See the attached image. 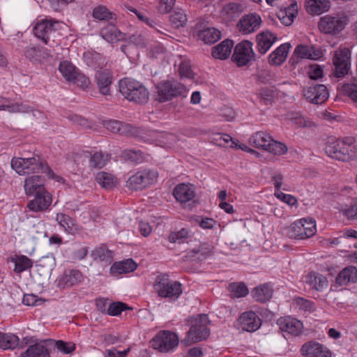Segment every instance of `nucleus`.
<instances>
[{
	"label": "nucleus",
	"instance_id": "nucleus-55",
	"mask_svg": "<svg viewBox=\"0 0 357 357\" xmlns=\"http://www.w3.org/2000/svg\"><path fill=\"white\" fill-rule=\"evenodd\" d=\"M112 13L104 6L96 7L93 11V17L98 20H109L112 18Z\"/></svg>",
	"mask_w": 357,
	"mask_h": 357
},
{
	"label": "nucleus",
	"instance_id": "nucleus-6",
	"mask_svg": "<svg viewBox=\"0 0 357 357\" xmlns=\"http://www.w3.org/2000/svg\"><path fill=\"white\" fill-rule=\"evenodd\" d=\"M208 322L207 315H199V319H197L190 326L185 337L181 340V344L188 346L206 339L210 334V330L207 326Z\"/></svg>",
	"mask_w": 357,
	"mask_h": 357
},
{
	"label": "nucleus",
	"instance_id": "nucleus-25",
	"mask_svg": "<svg viewBox=\"0 0 357 357\" xmlns=\"http://www.w3.org/2000/svg\"><path fill=\"white\" fill-rule=\"evenodd\" d=\"M173 195L178 202L185 203L195 197V192L192 185L181 183L174 188Z\"/></svg>",
	"mask_w": 357,
	"mask_h": 357
},
{
	"label": "nucleus",
	"instance_id": "nucleus-42",
	"mask_svg": "<svg viewBox=\"0 0 357 357\" xmlns=\"http://www.w3.org/2000/svg\"><path fill=\"white\" fill-rule=\"evenodd\" d=\"M19 344V338L11 333L0 332V348L6 349H14Z\"/></svg>",
	"mask_w": 357,
	"mask_h": 357
},
{
	"label": "nucleus",
	"instance_id": "nucleus-45",
	"mask_svg": "<svg viewBox=\"0 0 357 357\" xmlns=\"http://www.w3.org/2000/svg\"><path fill=\"white\" fill-rule=\"evenodd\" d=\"M122 158L125 160L135 163H142L146 160V155L141 150L126 149L122 152Z\"/></svg>",
	"mask_w": 357,
	"mask_h": 357
},
{
	"label": "nucleus",
	"instance_id": "nucleus-51",
	"mask_svg": "<svg viewBox=\"0 0 357 357\" xmlns=\"http://www.w3.org/2000/svg\"><path fill=\"white\" fill-rule=\"evenodd\" d=\"M267 145L265 151L276 155H283L287 151V147L284 143L275 141L273 138L272 141Z\"/></svg>",
	"mask_w": 357,
	"mask_h": 357
},
{
	"label": "nucleus",
	"instance_id": "nucleus-49",
	"mask_svg": "<svg viewBox=\"0 0 357 357\" xmlns=\"http://www.w3.org/2000/svg\"><path fill=\"white\" fill-rule=\"evenodd\" d=\"M56 220L66 231L72 233L76 229L75 227V220L68 215L59 213L56 215Z\"/></svg>",
	"mask_w": 357,
	"mask_h": 357
},
{
	"label": "nucleus",
	"instance_id": "nucleus-36",
	"mask_svg": "<svg viewBox=\"0 0 357 357\" xmlns=\"http://www.w3.org/2000/svg\"><path fill=\"white\" fill-rule=\"evenodd\" d=\"M272 141V137L263 131H258L254 133L249 139V144L257 148L265 150L267 147V144Z\"/></svg>",
	"mask_w": 357,
	"mask_h": 357
},
{
	"label": "nucleus",
	"instance_id": "nucleus-43",
	"mask_svg": "<svg viewBox=\"0 0 357 357\" xmlns=\"http://www.w3.org/2000/svg\"><path fill=\"white\" fill-rule=\"evenodd\" d=\"M11 261L15 263L14 271L17 273H21L33 266L32 260L25 255L16 256Z\"/></svg>",
	"mask_w": 357,
	"mask_h": 357
},
{
	"label": "nucleus",
	"instance_id": "nucleus-62",
	"mask_svg": "<svg viewBox=\"0 0 357 357\" xmlns=\"http://www.w3.org/2000/svg\"><path fill=\"white\" fill-rule=\"evenodd\" d=\"M195 222L202 229H213L217 224V222L209 218L197 217Z\"/></svg>",
	"mask_w": 357,
	"mask_h": 357
},
{
	"label": "nucleus",
	"instance_id": "nucleus-46",
	"mask_svg": "<svg viewBox=\"0 0 357 357\" xmlns=\"http://www.w3.org/2000/svg\"><path fill=\"white\" fill-rule=\"evenodd\" d=\"M340 211L348 219H357V199L351 198L347 204L341 205L340 206Z\"/></svg>",
	"mask_w": 357,
	"mask_h": 357
},
{
	"label": "nucleus",
	"instance_id": "nucleus-63",
	"mask_svg": "<svg viewBox=\"0 0 357 357\" xmlns=\"http://www.w3.org/2000/svg\"><path fill=\"white\" fill-rule=\"evenodd\" d=\"M275 196L282 201L283 202L290 205V206H294L297 204L298 201L297 199L291 195L284 194L280 190L275 191Z\"/></svg>",
	"mask_w": 357,
	"mask_h": 357
},
{
	"label": "nucleus",
	"instance_id": "nucleus-1",
	"mask_svg": "<svg viewBox=\"0 0 357 357\" xmlns=\"http://www.w3.org/2000/svg\"><path fill=\"white\" fill-rule=\"evenodd\" d=\"M355 142L353 137L329 141L326 145L325 152L329 157L337 160L343 162L354 160L357 157Z\"/></svg>",
	"mask_w": 357,
	"mask_h": 357
},
{
	"label": "nucleus",
	"instance_id": "nucleus-27",
	"mask_svg": "<svg viewBox=\"0 0 357 357\" xmlns=\"http://www.w3.org/2000/svg\"><path fill=\"white\" fill-rule=\"evenodd\" d=\"M294 55L301 59H309L317 60L322 57V52L313 46H307L303 45H298L294 50Z\"/></svg>",
	"mask_w": 357,
	"mask_h": 357
},
{
	"label": "nucleus",
	"instance_id": "nucleus-35",
	"mask_svg": "<svg viewBox=\"0 0 357 357\" xmlns=\"http://www.w3.org/2000/svg\"><path fill=\"white\" fill-rule=\"evenodd\" d=\"M306 283L310 288L317 291H322L328 287V280L324 275L314 272L310 273L307 276Z\"/></svg>",
	"mask_w": 357,
	"mask_h": 357
},
{
	"label": "nucleus",
	"instance_id": "nucleus-13",
	"mask_svg": "<svg viewBox=\"0 0 357 357\" xmlns=\"http://www.w3.org/2000/svg\"><path fill=\"white\" fill-rule=\"evenodd\" d=\"M252 46L251 42L244 40L235 47L231 59L238 66H245L254 59L255 54Z\"/></svg>",
	"mask_w": 357,
	"mask_h": 357
},
{
	"label": "nucleus",
	"instance_id": "nucleus-31",
	"mask_svg": "<svg viewBox=\"0 0 357 357\" xmlns=\"http://www.w3.org/2000/svg\"><path fill=\"white\" fill-rule=\"evenodd\" d=\"M273 293V289L268 283L256 287L252 290V296L254 299L262 303L268 301L272 298Z\"/></svg>",
	"mask_w": 357,
	"mask_h": 357
},
{
	"label": "nucleus",
	"instance_id": "nucleus-23",
	"mask_svg": "<svg viewBox=\"0 0 357 357\" xmlns=\"http://www.w3.org/2000/svg\"><path fill=\"white\" fill-rule=\"evenodd\" d=\"M331 8L329 0H305V8L311 15H319L327 12Z\"/></svg>",
	"mask_w": 357,
	"mask_h": 357
},
{
	"label": "nucleus",
	"instance_id": "nucleus-54",
	"mask_svg": "<svg viewBox=\"0 0 357 357\" xmlns=\"http://www.w3.org/2000/svg\"><path fill=\"white\" fill-rule=\"evenodd\" d=\"M130 10L135 13L140 20L145 22L150 27L153 28L158 33L165 34V31H166V29L162 27L160 24H158L153 20L149 19V17L144 16L142 14L137 12V10L135 8L130 9Z\"/></svg>",
	"mask_w": 357,
	"mask_h": 357
},
{
	"label": "nucleus",
	"instance_id": "nucleus-64",
	"mask_svg": "<svg viewBox=\"0 0 357 357\" xmlns=\"http://www.w3.org/2000/svg\"><path fill=\"white\" fill-rule=\"evenodd\" d=\"M175 1L176 0H158L159 12L162 14L170 12L174 6Z\"/></svg>",
	"mask_w": 357,
	"mask_h": 357
},
{
	"label": "nucleus",
	"instance_id": "nucleus-60",
	"mask_svg": "<svg viewBox=\"0 0 357 357\" xmlns=\"http://www.w3.org/2000/svg\"><path fill=\"white\" fill-rule=\"evenodd\" d=\"M189 232L188 231L183 228L178 231L172 232L169 236V241L172 243H179L183 241L184 239L188 238Z\"/></svg>",
	"mask_w": 357,
	"mask_h": 357
},
{
	"label": "nucleus",
	"instance_id": "nucleus-39",
	"mask_svg": "<svg viewBox=\"0 0 357 357\" xmlns=\"http://www.w3.org/2000/svg\"><path fill=\"white\" fill-rule=\"evenodd\" d=\"M109 155L102 151L91 153L89 161V167L92 169H101L109 160Z\"/></svg>",
	"mask_w": 357,
	"mask_h": 357
},
{
	"label": "nucleus",
	"instance_id": "nucleus-8",
	"mask_svg": "<svg viewBox=\"0 0 357 357\" xmlns=\"http://www.w3.org/2000/svg\"><path fill=\"white\" fill-rule=\"evenodd\" d=\"M158 177L156 170L144 169L130 176L126 181V186L132 190L144 189L153 185Z\"/></svg>",
	"mask_w": 357,
	"mask_h": 357
},
{
	"label": "nucleus",
	"instance_id": "nucleus-34",
	"mask_svg": "<svg viewBox=\"0 0 357 357\" xmlns=\"http://www.w3.org/2000/svg\"><path fill=\"white\" fill-rule=\"evenodd\" d=\"M233 46V41L226 39L213 48L212 56L215 59H226L230 55Z\"/></svg>",
	"mask_w": 357,
	"mask_h": 357
},
{
	"label": "nucleus",
	"instance_id": "nucleus-56",
	"mask_svg": "<svg viewBox=\"0 0 357 357\" xmlns=\"http://www.w3.org/2000/svg\"><path fill=\"white\" fill-rule=\"evenodd\" d=\"M127 39L130 43L140 47H144L148 43V40L141 31H136L135 33L129 35Z\"/></svg>",
	"mask_w": 357,
	"mask_h": 357
},
{
	"label": "nucleus",
	"instance_id": "nucleus-24",
	"mask_svg": "<svg viewBox=\"0 0 357 357\" xmlns=\"http://www.w3.org/2000/svg\"><path fill=\"white\" fill-rule=\"evenodd\" d=\"M44 178L38 175H34L26 178L24 190L27 195H32L46 190Z\"/></svg>",
	"mask_w": 357,
	"mask_h": 357
},
{
	"label": "nucleus",
	"instance_id": "nucleus-5",
	"mask_svg": "<svg viewBox=\"0 0 357 357\" xmlns=\"http://www.w3.org/2000/svg\"><path fill=\"white\" fill-rule=\"evenodd\" d=\"M154 289L160 297L173 301L177 300L183 291L181 284L170 280L167 274H160L155 278Z\"/></svg>",
	"mask_w": 357,
	"mask_h": 357
},
{
	"label": "nucleus",
	"instance_id": "nucleus-21",
	"mask_svg": "<svg viewBox=\"0 0 357 357\" xmlns=\"http://www.w3.org/2000/svg\"><path fill=\"white\" fill-rule=\"evenodd\" d=\"M261 23V17L256 13H252L243 16L240 20L237 26L241 32L248 34L257 30L259 28Z\"/></svg>",
	"mask_w": 357,
	"mask_h": 357
},
{
	"label": "nucleus",
	"instance_id": "nucleus-61",
	"mask_svg": "<svg viewBox=\"0 0 357 357\" xmlns=\"http://www.w3.org/2000/svg\"><path fill=\"white\" fill-rule=\"evenodd\" d=\"M178 72L181 77H185L188 79L194 78V73L191 69L189 61H182L180 64Z\"/></svg>",
	"mask_w": 357,
	"mask_h": 357
},
{
	"label": "nucleus",
	"instance_id": "nucleus-4",
	"mask_svg": "<svg viewBox=\"0 0 357 357\" xmlns=\"http://www.w3.org/2000/svg\"><path fill=\"white\" fill-rule=\"evenodd\" d=\"M119 87L120 93L129 101L144 104L149 100L148 90L142 83L135 79L123 78L119 81Z\"/></svg>",
	"mask_w": 357,
	"mask_h": 357
},
{
	"label": "nucleus",
	"instance_id": "nucleus-7",
	"mask_svg": "<svg viewBox=\"0 0 357 357\" xmlns=\"http://www.w3.org/2000/svg\"><path fill=\"white\" fill-rule=\"evenodd\" d=\"M348 21L347 16L344 13L327 15L320 18L318 27L324 33L335 35L344 29Z\"/></svg>",
	"mask_w": 357,
	"mask_h": 357
},
{
	"label": "nucleus",
	"instance_id": "nucleus-57",
	"mask_svg": "<svg viewBox=\"0 0 357 357\" xmlns=\"http://www.w3.org/2000/svg\"><path fill=\"white\" fill-rule=\"evenodd\" d=\"M1 110H8L10 112L22 113H27L31 111L29 106L21 103L4 104L3 105H0V111Z\"/></svg>",
	"mask_w": 357,
	"mask_h": 357
},
{
	"label": "nucleus",
	"instance_id": "nucleus-19",
	"mask_svg": "<svg viewBox=\"0 0 357 357\" xmlns=\"http://www.w3.org/2000/svg\"><path fill=\"white\" fill-rule=\"evenodd\" d=\"M95 79L99 92L103 96L110 95L112 73L108 69L100 68L96 72Z\"/></svg>",
	"mask_w": 357,
	"mask_h": 357
},
{
	"label": "nucleus",
	"instance_id": "nucleus-11",
	"mask_svg": "<svg viewBox=\"0 0 357 357\" xmlns=\"http://www.w3.org/2000/svg\"><path fill=\"white\" fill-rule=\"evenodd\" d=\"M176 333L169 331H160L151 340L152 347L160 352H169L178 344Z\"/></svg>",
	"mask_w": 357,
	"mask_h": 357
},
{
	"label": "nucleus",
	"instance_id": "nucleus-9",
	"mask_svg": "<svg viewBox=\"0 0 357 357\" xmlns=\"http://www.w3.org/2000/svg\"><path fill=\"white\" fill-rule=\"evenodd\" d=\"M287 234L291 238L305 239L314 236L317 231L315 221L303 218L293 222L287 229Z\"/></svg>",
	"mask_w": 357,
	"mask_h": 357
},
{
	"label": "nucleus",
	"instance_id": "nucleus-17",
	"mask_svg": "<svg viewBox=\"0 0 357 357\" xmlns=\"http://www.w3.org/2000/svg\"><path fill=\"white\" fill-rule=\"evenodd\" d=\"M240 327L244 331L252 333L258 330L261 325V320L253 311L242 313L238 318Z\"/></svg>",
	"mask_w": 357,
	"mask_h": 357
},
{
	"label": "nucleus",
	"instance_id": "nucleus-28",
	"mask_svg": "<svg viewBox=\"0 0 357 357\" xmlns=\"http://www.w3.org/2000/svg\"><path fill=\"white\" fill-rule=\"evenodd\" d=\"M298 14V5L296 1L292 2L289 6L280 9L277 15L280 22L285 26L291 25L294 17Z\"/></svg>",
	"mask_w": 357,
	"mask_h": 357
},
{
	"label": "nucleus",
	"instance_id": "nucleus-33",
	"mask_svg": "<svg viewBox=\"0 0 357 357\" xmlns=\"http://www.w3.org/2000/svg\"><path fill=\"white\" fill-rule=\"evenodd\" d=\"M84 279L82 272L77 269L66 271L60 280V283L65 287H70L82 282Z\"/></svg>",
	"mask_w": 357,
	"mask_h": 357
},
{
	"label": "nucleus",
	"instance_id": "nucleus-59",
	"mask_svg": "<svg viewBox=\"0 0 357 357\" xmlns=\"http://www.w3.org/2000/svg\"><path fill=\"white\" fill-rule=\"evenodd\" d=\"M54 347L58 351L66 354H71L75 350V344L72 342H66L63 340H56L54 342Z\"/></svg>",
	"mask_w": 357,
	"mask_h": 357
},
{
	"label": "nucleus",
	"instance_id": "nucleus-2",
	"mask_svg": "<svg viewBox=\"0 0 357 357\" xmlns=\"http://www.w3.org/2000/svg\"><path fill=\"white\" fill-rule=\"evenodd\" d=\"M11 166L20 175L40 172L45 174L50 178H54L55 176L47 162L39 155L26 158H13Z\"/></svg>",
	"mask_w": 357,
	"mask_h": 357
},
{
	"label": "nucleus",
	"instance_id": "nucleus-47",
	"mask_svg": "<svg viewBox=\"0 0 357 357\" xmlns=\"http://www.w3.org/2000/svg\"><path fill=\"white\" fill-rule=\"evenodd\" d=\"M228 290L231 298H242L248 294V289L243 282H231Z\"/></svg>",
	"mask_w": 357,
	"mask_h": 357
},
{
	"label": "nucleus",
	"instance_id": "nucleus-10",
	"mask_svg": "<svg viewBox=\"0 0 357 357\" xmlns=\"http://www.w3.org/2000/svg\"><path fill=\"white\" fill-rule=\"evenodd\" d=\"M187 89L184 84L176 80H166L157 86V93L160 102H165L177 96H185Z\"/></svg>",
	"mask_w": 357,
	"mask_h": 357
},
{
	"label": "nucleus",
	"instance_id": "nucleus-12",
	"mask_svg": "<svg viewBox=\"0 0 357 357\" xmlns=\"http://www.w3.org/2000/svg\"><path fill=\"white\" fill-rule=\"evenodd\" d=\"M334 76L344 77L351 68V52L348 48L338 49L334 52L333 57Z\"/></svg>",
	"mask_w": 357,
	"mask_h": 357
},
{
	"label": "nucleus",
	"instance_id": "nucleus-14",
	"mask_svg": "<svg viewBox=\"0 0 357 357\" xmlns=\"http://www.w3.org/2000/svg\"><path fill=\"white\" fill-rule=\"evenodd\" d=\"M280 329L284 333L285 338L300 335L303 329L302 322L291 317H281L278 320Z\"/></svg>",
	"mask_w": 357,
	"mask_h": 357
},
{
	"label": "nucleus",
	"instance_id": "nucleus-48",
	"mask_svg": "<svg viewBox=\"0 0 357 357\" xmlns=\"http://www.w3.org/2000/svg\"><path fill=\"white\" fill-rule=\"evenodd\" d=\"M59 70L63 77L68 82H70L78 72L76 67L68 61H61Z\"/></svg>",
	"mask_w": 357,
	"mask_h": 357
},
{
	"label": "nucleus",
	"instance_id": "nucleus-50",
	"mask_svg": "<svg viewBox=\"0 0 357 357\" xmlns=\"http://www.w3.org/2000/svg\"><path fill=\"white\" fill-rule=\"evenodd\" d=\"M96 181L103 188L111 189L114 186V178L109 173L101 172L96 176Z\"/></svg>",
	"mask_w": 357,
	"mask_h": 357
},
{
	"label": "nucleus",
	"instance_id": "nucleus-40",
	"mask_svg": "<svg viewBox=\"0 0 357 357\" xmlns=\"http://www.w3.org/2000/svg\"><path fill=\"white\" fill-rule=\"evenodd\" d=\"M91 255L93 260H99L108 264H110L113 260V252L105 245H101L94 249Z\"/></svg>",
	"mask_w": 357,
	"mask_h": 357
},
{
	"label": "nucleus",
	"instance_id": "nucleus-3",
	"mask_svg": "<svg viewBox=\"0 0 357 357\" xmlns=\"http://www.w3.org/2000/svg\"><path fill=\"white\" fill-rule=\"evenodd\" d=\"M64 24L52 18H45L38 20L33 26V33L45 44L54 47L59 44V31Z\"/></svg>",
	"mask_w": 357,
	"mask_h": 357
},
{
	"label": "nucleus",
	"instance_id": "nucleus-20",
	"mask_svg": "<svg viewBox=\"0 0 357 357\" xmlns=\"http://www.w3.org/2000/svg\"><path fill=\"white\" fill-rule=\"evenodd\" d=\"M301 352L304 357H331V353L326 347L314 341L304 344Z\"/></svg>",
	"mask_w": 357,
	"mask_h": 357
},
{
	"label": "nucleus",
	"instance_id": "nucleus-32",
	"mask_svg": "<svg viewBox=\"0 0 357 357\" xmlns=\"http://www.w3.org/2000/svg\"><path fill=\"white\" fill-rule=\"evenodd\" d=\"M137 267V264L132 259H128L114 263L110 267V272L113 275L125 274L134 271Z\"/></svg>",
	"mask_w": 357,
	"mask_h": 357
},
{
	"label": "nucleus",
	"instance_id": "nucleus-41",
	"mask_svg": "<svg viewBox=\"0 0 357 357\" xmlns=\"http://www.w3.org/2000/svg\"><path fill=\"white\" fill-rule=\"evenodd\" d=\"M343 94L349 97L357 107V77L351 79L342 86Z\"/></svg>",
	"mask_w": 357,
	"mask_h": 357
},
{
	"label": "nucleus",
	"instance_id": "nucleus-44",
	"mask_svg": "<svg viewBox=\"0 0 357 357\" xmlns=\"http://www.w3.org/2000/svg\"><path fill=\"white\" fill-rule=\"evenodd\" d=\"M220 31L215 28H208L201 31L199 38L206 44H212L220 38Z\"/></svg>",
	"mask_w": 357,
	"mask_h": 357
},
{
	"label": "nucleus",
	"instance_id": "nucleus-38",
	"mask_svg": "<svg viewBox=\"0 0 357 357\" xmlns=\"http://www.w3.org/2000/svg\"><path fill=\"white\" fill-rule=\"evenodd\" d=\"M20 357H50V354L45 345L36 343L29 346Z\"/></svg>",
	"mask_w": 357,
	"mask_h": 357
},
{
	"label": "nucleus",
	"instance_id": "nucleus-30",
	"mask_svg": "<svg viewBox=\"0 0 357 357\" xmlns=\"http://www.w3.org/2000/svg\"><path fill=\"white\" fill-rule=\"evenodd\" d=\"M277 37L270 31H263L257 36L258 51L264 54L270 49Z\"/></svg>",
	"mask_w": 357,
	"mask_h": 357
},
{
	"label": "nucleus",
	"instance_id": "nucleus-53",
	"mask_svg": "<svg viewBox=\"0 0 357 357\" xmlns=\"http://www.w3.org/2000/svg\"><path fill=\"white\" fill-rule=\"evenodd\" d=\"M294 304L300 310H302L305 312L310 313L315 310V307L313 302L301 297L295 298L294 299Z\"/></svg>",
	"mask_w": 357,
	"mask_h": 357
},
{
	"label": "nucleus",
	"instance_id": "nucleus-29",
	"mask_svg": "<svg viewBox=\"0 0 357 357\" xmlns=\"http://www.w3.org/2000/svg\"><path fill=\"white\" fill-rule=\"evenodd\" d=\"M335 281L340 286L355 283L357 281V268L354 266L344 268L339 273Z\"/></svg>",
	"mask_w": 357,
	"mask_h": 357
},
{
	"label": "nucleus",
	"instance_id": "nucleus-18",
	"mask_svg": "<svg viewBox=\"0 0 357 357\" xmlns=\"http://www.w3.org/2000/svg\"><path fill=\"white\" fill-rule=\"evenodd\" d=\"M104 127L111 132L130 137L136 133L135 128L120 121L109 119L102 122Z\"/></svg>",
	"mask_w": 357,
	"mask_h": 357
},
{
	"label": "nucleus",
	"instance_id": "nucleus-15",
	"mask_svg": "<svg viewBox=\"0 0 357 357\" xmlns=\"http://www.w3.org/2000/svg\"><path fill=\"white\" fill-rule=\"evenodd\" d=\"M303 96L308 102L319 105L324 103L328 99L329 93L325 85L316 84L305 88Z\"/></svg>",
	"mask_w": 357,
	"mask_h": 357
},
{
	"label": "nucleus",
	"instance_id": "nucleus-16",
	"mask_svg": "<svg viewBox=\"0 0 357 357\" xmlns=\"http://www.w3.org/2000/svg\"><path fill=\"white\" fill-rule=\"evenodd\" d=\"M32 195L34 198L27 204L28 208L31 211H45L48 209L52 202V195L47 190Z\"/></svg>",
	"mask_w": 357,
	"mask_h": 357
},
{
	"label": "nucleus",
	"instance_id": "nucleus-22",
	"mask_svg": "<svg viewBox=\"0 0 357 357\" xmlns=\"http://www.w3.org/2000/svg\"><path fill=\"white\" fill-rule=\"evenodd\" d=\"M101 37L110 43L126 40V34L121 32L113 24H107L100 30Z\"/></svg>",
	"mask_w": 357,
	"mask_h": 357
},
{
	"label": "nucleus",
	"instance_id": "nucleus-37",
	"mask_svg": "<svg viewBox=\"0 0 357 357\" xmlns=\"http://www.w3.org/2000/svg\"><path fill=\"white\" fill-rule=\"evenodd\" d=\"M289 49V45L284 43L278 47L273 52L268 56V61L271 64L280 66L281 65L287 56Z\"/></svg>",
	"mask_w": 357,
	"mask_h": 357
},
{
	"label": "nucleus",
	"instance_id": "nucleus-52",
	"mask_svg": "<svg viewBox=\"0 0 357 357\" xmlns=\"http://www.w3.org/2000/svg\"><path fill=\"white\" fill-rule=\"evenodd\" d=\"M169 20L174 27L179 28L185 26L188 18L184 11L180 10L174 12V13L170 15Z\"/></svg>",
	"mask_w": 357,
	"mask_h": 357
},
{
	"label": "nucleus",
	"instance_id": "nucleus-26",
	"mask_svg": "<svg viewBox=\"0 0 357 357\" xmlns=\"http://www.w3.org/2000/svg\"><path fill=\"white\" fill-rule=\"evenodd\" d=\"M245 6L239 1H230L224 5L221 13L226 20H231L243 12Z\"/></svg>",
	"mask_w": 357,
	"mask_h": 357
},
{
	"label": "nucleus",
	"instance_id": "nucleus-58",
	"mask_svg": "<svg viewBox=\"0 0 357 357\" xmlns=\"http://www.w3.org/2000/svg\"><path fill=\"white\" fill-rule=\"evenodd\" d=\"M126 309H127L126 304L122 302H113L109 303L107 313L111 316H117Z\"/></svg>",
	"mask_w": 357,
	"mask_h": 357
}]
</instances>
